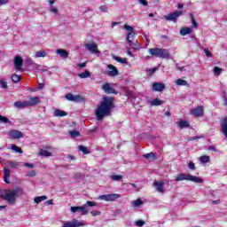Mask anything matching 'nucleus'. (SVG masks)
Wrapping results in <instances>:
<instances>
[{
  "mask_svg": "<svg viewBox=\"0 0 227 227\" xmlns=\"http://www.w3.org/2000/svg\"><path fill=\"white\" fill-rule=\"evenodd\" d=\"M114 107H116L114 105V98L104 97L95 112L98 121H102L106 116H111V111H113Z\"/></svg>",
  "mask_w": 227,
  "mask_h": 227,
  "instance_id": "nucleus-1",
  "label": "nucleus"
},
{
  "mask_svg": "<svg viewBox=\"0 0 227 227\" xmlns=\"http://www.w3.org/2000/svg\"><path fill=\"white\" fill-rule=\"evenodd\" d=\"M149 54L154 58H160V59H169L171 58L169 50L164 48H151L149 49Z\"/></svg>",
  "mask_w": 227,
  "mask_h": 227,
  "instance_id": "nucleus-2",
  "label": "nucleus"
},
{
  "mask_svg": "<svg viewBox=\"0 0 227 227\" xmlns=\"http://www.w3.org/2000/svg\"><path fill=\"white\" fill-rule=\"evenodd\" d=\"M38 104H40V98H38V97H31L29 100L27 101H16L14 103V107H17L18 109H26V107L38 106Z\"/></svg>",
  "mask_w": 227,
  "mask_h": 227,
  "instance_id": "nucleus-3",
  "label": "nucleus"
},
{
  "mask_svg": "<svg viewBox=\"0 0 227 227\" xmlns=\"http://www.w3.org/2000/svg\"><path fill=\"white\" fill-rule=\"evenodd\" d=\"M184 180H188V182H194V184H203V179L191 174L181 173L176 177V182H184Z\"/></svg>",
  "mask_w": 227,
  "mask_h": 227,
  "instance_id": "nucleus-4",
  "label": "nucleus"
},
{
  "mask_svg": "<svg viewBox=\"0 0 227 227\" xmlns=\"http://www.w3.org/2000/svg\"><path fill=\"white\" fill-rule=\"evenodd\" d=\"M3 200L9 203V205H13L17 201V197H15L14 193L12 190H6L5 193L2 195Z\"/></svg>",
  "mask_w": 227,
  "mask_h": 227,
  "instance_id": "nucleus-5",
  "label": "nucleus"
},
{
  "mask_svg": "<svg viewBox=\"0 0 227 227\" xmlns=\"http://www.w3.org/2000/svg\"><path fill=\"white\" fill-rule=\"evenodd\" d=\"M181 15H184V12L176 11L168 15H165L164 19H166V20H169L170 22H176L178 17H181Z\"/></svg>",
  "mask_w": 227,
  "mask_h": 227,
  "instance_id": "nucleus-6",
  "label": "nucleus"
},
{
  "mask_svg": "<svg viewBox=\"0 0 227 227\" xmlns=\"http://www.w3.org/2000/svg\"><path fill=\"white\" fill-rule=\"evenodd\" d=\"M134 36H136V33L129 32L127 35L126 40L129 43V47H131L132 49H134V51H136V49H138L139 44H137V43L132 42L134 40Z\"/></svg>",
  "mask_w": 227,
  "mask_h": 227,
  "instance_id": "nucleus-7",
  "label": "nucleus"
},
{
  "mask_svg": "<svg viewBox=\"0 0 227 227\" xmlns=\"http://www.w3.org/2000/svg\"><path fill=\"white\" fill-rule=\"evenodd\" d=\"M65 98L69 100V102H84V98L81 95H74L72 93H67L65 95Z\"/></svg>",
  "mask_w": 227,
  "mask_h": 227,
  "instance_id": "nucleus-8",
  "label": "nucleus"
},
{
  "mask_svg": "<svg viewBox=\"0 0 227 227\" xmlns=\"http://www.w3.org/2000/svg\"><path fill=\"white\" fill-rule=\"evenodd\" d=\"M107 70L106 72V75H108L109 77H116V75H120V71H118V67L113 66V64H109L107 66Z\"/></svg>",
  "mask_w": 227,
  "mask_h": 227,
  "instance_id": "nucleus-9",
  "label": "nucleus"
},
{
  "mask_svg": "<svg viewBox=\"0 0 227 227\" xmlns=\"http://www.w3.org/2000/svg\"><path fill=\"white\" fill-rule=\"evenodd\" d=\"M75 212H82L81 215H88L90 214V210L86 208V206L71 207V213L75 214Z\"/></svg>",
  "mask_w": 227,
  "mask_h": 227,
  "instance_id": "nucleus-10",
  "label": "nucleus"
},
{
  "mask_svg": "<svg viewBox=\"0 0 227 227\" xmlns=\"http://www.w3.org/2000/svg\"><path fill=\"white\" fill-rule=\"evenodd\" d=\"M8 137H12V139H22L24 137V133L20 130L11 129L8 132Z\"/></svg>",
  "mask_w": 227,
  "mask_h": 227,
  "instance_id": "nucleus-11",
  "label": "nucleus"
},
{
  "mask_svg": "<svg viewBox=\"0 0 227 227\" xmlns=\"http://www.w3.org/2000/svg\"><path fill=\"white\" fill-rule=\"evenodd\" d=\"M101 90L106 93V95H118V91L111 87V83L106 82L102 87Z\"/></svg>",
  "mask_w": 227,
  "mask_h": 227,
  "instance_id": "nucleus-12",
  "label": "nucleus"
},
{
  "mask_svg": "<svg viewBox=\"0 0 227 227\" xmlns=\"http://www.w3.org/2000/svg\"><path fill=\"white\" fill-rule=\"evenodd\" d=\"M191 114L195 118H200V116H203V114H205V109L203 108V106H199L195 109L192 110Z\"/></svg>",
  "mask_w": 227,
  "mask_h": 227,
  "instance_id": "nucleus-13",
  "label": "nucleus"
},
{
  "mask_svg": "<svg viewBox=\"0 0 227 227\" xmlns=\"http://www.w3.org/2000/svg\"><path fill=\"white\" fill-rule=\"evenodd\" d=\"M100 200H104V201H114V200H118L120 198V194L116 193H110V194H104L101 195Z\"/></svg>",
  "mask_w": 227,
  "mask_h": 227,
  "instance_id": "nucleus-14",
  "label": "nucleus"
},
{
  "mask_svg": "<svg viewBox=\"0 0 227 227\" xmlns=\"http://www.w3.org/2000/svg\"><path fill=\"white\" fill-rule=\"evenodd\" d=\"M153 186L155 187L156 191L158 192H160L161 194H164L165 189H164V181L160 180V181H154L153 184Z\"/></svg>",
  "mask_w": 227,
  "mask_h": 227,
  "instance_id": "nucleus-15",
  "label": "nucleus"
},
{
  "mask_svg": "<svg viewBox=\"0 0 227 227\" xmlns=\"http://www.w3.org/2000/svg\"><path fill=\"white\" fill-rule=\"evenodd\" d=\"M81 226H86V224L79 222L77 219H73L72 222H66L64 223L63 227H81Z\"/></svg>",
  "mask_w": 227,
  "mask_h": 227,
  "instance_id": "nucleus-16",
  "label": "nucleus"
},
{
  "mask_svg": "<svg viewBox=\"0 0 227 227\" xmlns=\"http://www.w3.org/2000/svg\"><path fill=\"white\" fill-rule=\"evenodd\" d=\"M24 64V59L20 56H16L14 58V67L16 70H21L22 65Z\"/></svg>",
  "mask_w": 227,
  "mask_h": 227,
  "instance_id": "nucleus-17",
  "label": "nucleus"
},
{
  "mask_svg": "<svg viewBox=\"0 0 227 227\" xmlns=\"http://www.w3.org/2000/svg\"><path fill=\"white\" fill-rule=\"evenodd\" d=\"M85 49L96 54L98 52V46L97 43H95V42H92L91 43H86Z\"/></svg>",
  "mask_w": 227,
  "mask_h": 227,
  "instance_id": "nucleus-18",
  "label": "nucleus"
},
{
  "mask_svg": "<svg viewBox=\"0 0 227 227\" xmlns=\"http://www.w3.org/2000/svg\"><path fill=\"white\" fill-rule=\"evenodd\" d=\"M153 91H164L166 90V85L162 82H154L153 83Z\"/></svg>",
  "mask_w": 227,
  "mask_h": 227,
  "instance_id": "nucleus-19",
  "label": "nucleus"
},
{
  "mask_svg": "<svg viewBox=\"0 0 227 227\" xmlns=\"http://www.w3.org/2000/svg\"><path fill=\"white\" fill-rule=\"evenodd\" d=\"M56 52L59 54V56H60V58H63L64 59H67L68 56H70V53L65 49H59Z\"/></svg>",
  "mask_w": 227,
  "mask_h": 227,
  "instance_id": "nucleus-20",
  "label": "nucleus"
},
{
  "mask_svg": "<svg viewBox=\"0 0 227 227\" xmlns=\"http://www.w3.org/2000/svg\"><path fill=\"white\" fill-rule=\"evenodd\" d=\"M10 175H11L10 168H4V180L5 184H11Z\"/></svg>",
  "mask_w": 227,
  "mask_h": 227,
  "instance_id": "nucleus-21",
  "label": "nucleus"
},
{
  "mask_svg": "<svg viewBox=\"0 0 227 227\" xmlns=\"http://www.w3.org/2000/svg\"><path fill=\"white\" fill-rule=\"evenodd\" d=\"M7 168L17 169L19 166H20V163L19 161H13V160H7L6 161Z\"/></svg>",
  "mask_w": 227,
  "mask_h": 227,
  "instance_id": "nucleus-22",
  "label": "nucleus"
},
{
  "mask_svg": "<svg viewBox=\"0 0 227 227\" xmlns=\"http://www.w3.org/2000/svg\"><path fill=\"white\" fill-rule=\"evenodd\" d=\"M192 33V30L189 27H184L180 29V35H182V36L191 35Z\"/></svg>",
  "mask_w": 227,
  "mask_h": 227,
  "instance_id": "nucleus-23",
  "label": "nucleus"
},
{
  "mask_svg": "<svg viewBox=\"0 0 227 227\" xmlns=\"http://www.w3.org/2000/svg\"><path fill=\"white\" fill-rule=\"evenodd\" d=\"M12 194H14L15 198H19V196H22L24 194V190L22 188H16L13 190H11Z\"/></svg>",
  "mask_w": 227,
  "mask_h": 227,
  "instance_id": "nucleus-24",
  "label": "nucleus"
},
{
  "mask_svg": "<svg viewBox=\"0 0 227 227\" xmlns=\"http://www.w3.org/2000/svg\"><path fill=\"white\" fill-rule=\"evenodd\" d=\"M178 127L179 129H189V127H191V123H189V121H187L182 120L181 121H179Z\"/></svg>",
  "mask_w": 227,
  "mask_h": 227,
  "instance_id": "nucleus-25",
  "label": "nucleus"
},
{
  "mask_svg": "<svg viewBox=\"0 0 227 227\" xmlns=\"http://www.w3.org/2000/svg\"><path fill=\"white\" fill-rule=\"evenodd\" d=\"M151 106H162L164 104V100L159 99V98H154L150 102Z\"/></svg>",
  "mask_w": 227,
  "mask_h": 227,
  "instance_id": "nucleus-26",
  "label": "nucleus"
},
{
  "mask_svg": "<svg viewBox=\"0 0 227 227\" xmlns=\"http://www.w3.org/2000/svg\"><path fill=\"white\" fill-rule=\"evenodd\" d=\"M144 159H146V160H155L157 157L155 156V153H149L143 155Z\"/></svg>",
  "mask_w": 227,
  "mask_h": 227,
  "instance_id": "nucleus-27",
  "label": "nucleus"
},
{
  "mask_svg": "<svg viewBox=\"0 0 227 227\" xmlns=\"http://www.w3.org/2000/svg\"><path fill=\"white\" fill-rule=\"evenodd\" d=\"M114 59L117 61V63H121V65H127L129 63L127 58L121 59V57L114 56Z\"/></svg>",
  "mask_w": 227,
  "mask_h": 227,
  "instance_id": "nucleus-28",
  "label": "nucleus"
},
{
  "mask_svg": "<svg viewBox=\"0 0 227 227\" xmlns=\"http://www.w3.org/2000/svg\"><path fill=\"white\" fill-rule=\"evenodd\" d=\"M55 116L63 118V116H68V113H67L66 111L60 110V109H56Z\"/></svg>",
  "mask_w": 227,
  "mask_h": 227,
  "instance_id": "nucleus-29",
  "label": "nucleus"
},
{
  "mask_svg": "<svg viewBox=\"0 0 227 227\" xmlns=\"http://www.w3.org/2000/svg\"><path fill=\"white\" fill-rule=\"evenodd\" d=\"M176 84L177 86H188V88L190 86V84H189V82H187V81H185L184 79H180V78L176 81Z\"/></svg>",
  "mask_w": 227,
  "mask_h": 227,
  "instance_id": "nucleus-30",
  "label": "nucleus"
},
{
  "mask_svg": "<svg viewBox=\"0 0 227 227\" xmlns=\"http://www.w3.org/2000/svg\"><path fill=\"white\" fill-rule=\"evenodd\" d=\"M81 79H88V77H91V73L88 70H85L83 73L78 74Z\"/></svg>",
  "mask_w": 227,
  "mask_h": 227,
  "instance_id": "nucleus-31",
  "label": "nucleus"
},
{
  "mask_svg": "<svg viewBox=\"0 0 227 227\" xmlns=\"http://www.w3.org/2000/svg\"><path fill=\"white\" fill-rule=\"evenodd\" d=\"M78 150L82 152L84 155H88L90 153V150H88V147H85L84 145H79Z\"/></svg>",
  "mask_w": 227,
  "mask_h": 227,
  "instance_id": "nucleus-32",
  "label": "nucleus"
},
{
  "mask_svg": "<svg viewBox=\"0 0 227 227\" xmlns=\"http://www.w3.org/2000/svg\"><path fill=\"white\" fill-rule=\"evenodd\" d=\"M45 200H47V196L43 195V196L35 197L34 199V201L35 203H42V201H45Z\"/></svg>",
  "mask_w": 227,
  "mask_h": 227,
  "instance_id": "nucleus-33",
  "label": "nucleus"
},
{
  "mask_svg": "<svg viewBox=\"0 0 227 227\" xmlns=\"http://www.w3.org/2000/svg\"><path fill=\"white\" fill-rule=\"evenodd\" d=\"M39 155H43V157H51V155H52V153L47 151V150H43L42 149L40 152H39Z\"/></svg>",
  "mask_w": 227,
  "mask_h": 227,
  "instance_id": "nucleus-34",
  "label": "nucleus"
},
{
  "mask_svg": "<svg viewBox=\"0 0 227 227\" xmlns=\"http://www.w3.org/2000/svg\"><path fill=\"white\" fill-rule=\"evenodd\" d=\"M200 162H202V164H207L210 160V156L203 155L200 158Z\"/></svg>",
  "mask_w": 227,
  "mask_h": 227,
  "instance_id": "nucleus-35",
  "label": "nucleus"
},
{
  "mask_svg": "<svg viewBox=\"0 0 227 227\" xmlns=\"http://www.w3.org/2000/svg\"><path fill=\"white\" fill-rule=\"evenodd\" d=\"M69 135H70L71 137H73V138L81 137V132H79V131H77V130L69 131Z\"/></svg>",
  "mask_w": 227,
  "mask_h": 227,
  "instance_id": "nucleus-36",
  "label": "nucleus"
},
{
  "mask_svg": "<svg viewBox=\"0 0 227 227\" xmlns=\"http://www.w3.org/2000/svg\"><path fill=\"white\" fill-rule=\"evenodd\" d=\"M47 56V52L45 51H39L35 53V58H45Z\"/></svg>",
  "mask_w": 227,
  "mask_h": 227,
  "instance_id": "nucleus-37",
  "label": "nucleus"
},
{
  "mask_svg": "<svg viewBox=\"0 0 227 227\" xmlns=\"http://www.w3.org/2000/svg\"><path fill=\"white\" fill-rule=\"evenodd\" d=\"M12 150H13L14 152H16L17 153H23V151H22V148L15 145H12L11 146Z\"/></svg>",
  "mask_w": 227,
  "mask_h": 227,
  "instance_id": "nucleus-38",
  "label": "nucleus"
},
{
  "mask_svg": "<svg viewBox=\"0 0 227 227\" xmlns=\"http://www.w3.org/2000/svg\"><path fill=\"white\" fill-rule=\"evenodd\" d=\"M20 79H21L20 75H19L17 74H14L12 76V82H15V84H17V82H19V81H20Z\"/></svg>",
  "mask_w": 227,
  "mask_h": 227,
  "instance_id": "nucleus-39",
  "label": "nucleus"
},
{
  "mask_svg": "<svg viewBox=\"0 0 227 227\" xmlns=\"http://www.w3.org/2000/svg\"><path fill=\"white\" fill-rule=\"evenodd\" d=\"M190 17L192 19V24L193 27L197 28L198 22H196V19L194 18V14H192V12L190 13Z\"/></svg>",
  "mask_w": 227,
  "mask_h": 227,
  "instance_id": "nucleus-40",
  "label": "nucleus"
},
{
  "mask_svg": "<svg viewBox=\"0 0 227 227\" xmlns=\"http://www.w3.org/2000/svg\"><path fill=\"white\" fill-rule=\"evenodd\" d=\"M0 86L4 90H7L8 89V82H6V79L0 80Z\"/></svg>",
  "mask_w": 227,
  "mask_h": 227,
  "instance_id": "nucleus-41",
  "label": "nucleus"
},
{
  "mask_svg": "<svg viewBox=\"0 0 227 227\" xmlns=\"http://www.w3.org/2000/svg\"><path fill=\"white\" fill-rule=\"evenodd\" d=\"M214 74L215 75H221V74H223V68L219 67H215L214 68Z\"/></svg>",
  "mask_w": 227,
  "mask_h": 227,
  "instance_id": "nucleus-42",
  "label": "nucleus"
},
{
  "mask_svg": "<svg viewBox=\"0 0 227 227\" xmlns=\"http://www.w3.org/2000/svg\"><path fill=\"white\" fill-rule=\"evenodd\" d=\"M110 178H112V180H114V182H120L122 176L120 175H113V176H110Z\"/></svg>",
  "mask_w": 227,
  "mask_h": 227,
  "instance_id": "nucleus-43",
  "label": "nucleus"
},
{
  "mask_svg": "<svg viewBox=\"0 0 227 227\" xmlns=\"http://www.w3.org/2000/svg\"><path fill=\"white\" fill-rule=\"evenodd\" d=\"M83 207H97V202L88 200Z\"/></svg>",
  "mask_w": 227,
  "mask_h": 227,
  "instance_id": "nucleus-44",
  "label": "nucleus"
},
{
  "mask_svg": "<svg viewBox=\"0 0 227 227\" xmlns=\"http://www.w3.org/2000/svg\"><path fill=\"white\" fill-rule=\"evenodd\" d=\"M0 121L1 123H10V119L0 114Z\"/></svg>",
  "mask_w": 227,
  "mask_h": 227,
  "instance_id": "nucleus-45",
  "label": "nucleus"
},
{
  "mask_svg": "<svg viewBox=\"0 0 227 227\" xmlns=\"http://www.w3.org/2000/svg\"><path fill=\"white\" fill-rule=\"evenodd\" d=\"M124 29H126V31H129V33H134V27L130 25L125 24Z\"/></svg>",
  "mask_w": 227,
  "mask_h": 227,
  "instance_id": "nucleus-46",
  "label": "nucleus"
},
{
  "mask_svg": "<svg viewBox=\"0 0 227 227\" xmlns=\"http://www.w3.org/2000/svg\"><path fill=\"white\" fill-rule=\"evenodd\" d=\"M90 214H91L93 217H98V215H102V213L98 210L90 211Z\"/></svg>",
  "mask_w": 227,
  "mask_h": 227,
  "instance_id": "nucleus-47",
  "label": "nucleus"
},
{
  "mask_svg": "<svg viewBox=\"0 0 227 227\" xmlns=\"http://www.w3.org/2000/svg\"><path fill=\"white\" fill-rule=\"evenodd\" d=\"M136 226L141 227V226H145V221L143 220H137L135 222Z\"/></svg>",
  "mask_w": 227,
  "mask_h": 227,
  "instance_id": "nucleus-48",
  "label": "nucleus"
},
{
  "mask_svg": "<svg viewBox=\"0 0 227 227\" xmlns=\"http://www.w3.org/2000/svg\"><path fill=\"white\" fill-rule=\"evenodd\" d=\"M140 205H143V200H141V199H138V200L134 201V206L135 207H140Z\"/></svg>",
  "mask_w": 227,
  "mask_h": 227,
  "instance_id": "nucleus-49",
  "label": "nucleus"
},
{
  "mask_svg": "<svg viewBox=\"0 0 227 227\" xmlns=\"http://www.w3.org/2000/svg\"><path fill=\"white\" fill-rule=\"evenodd\" d=\"M188 168H189V169H192V171H194V169H196V166L194 165V162H192V161L189 162Z\"/></svg>",
  "mask_w": 227,
  "mask_h": 227,
  "instance_id": "nucleus-50",
  "label": "nucleus"
},
{
  "mask_svg": "<svg viewBox=\"0 0 227 227\" xmlns=\"http://www.w3.org/2000/svg\"><path fill=\"white\" fill-rule=\"evenodd\" d=\"M99 10H100V12H103V13H106L107 7H106V5H101V6H99Z\"/></svg>",
  "mask_w": 227,
  "mask_h": 227,
  "instance_id": "nucleus-51",
  "label": "nucleus"
},
{
  "mask_svg": "<svg viewBox=\"0 0 227 227\" xmlns=\"http://www.w3.org/2000/svg\"><path fill=\"white\" fill-rule=\"evenodd\" d=\"M204 52L207 58H212V52H210V51H208L207 48L204 50Z\"/></svg>",
  "mask_w": 227,
  "mask_h": 227,
  "instance_id": "nucleus-52",
  "label": "nucleus"
},
{
  "mask_svg": "<svg viewBox=\"0 0 227 227\" xmlns=\"http://www.w3.org/2000/svg\"><path fill=\"white\" fill-rule=\"evenodd\" d=\"M138 3L143 6H148V1L146 0H138Z\"/></svg>",
  "mask_w": 227,
  "mask_h": 227,
  "instance_id": "nucleus-53",
  "label": "nucleus"
},
{
  "mask_svg": "<svg viewBox=\"0 0 227 227\" xmlns=\"http://www.w3.org/2000/svg\"><path fill=\"white\" fill-rule=\"evenodd\" d=\"M28 176H36V171L35 170L28 171Z\"/></svg>",
  "mask_w": 227,
  "mask_h": 227,
  "instance_id": "nucleus-54",
  "label": "nucleus"
},
{
  "mask_svg": "<svg viewBox=\"0 0 227 227\" xmlns=\"http://www.w3.org/2000/svg\"><path fill=\"white\" fill-rule=\"evenodd\" d=\"M50 12H51L52 13H55V15H57L58 9L56 7H51V8H50Z\"/></svg>",
  "mask_w": 227,
  "mask_h": 227,
  "instance_id": "nucleus-55",
  "label": "nucleus"
},
{
  "mask_svg": "<svg viewBox=\"0 0 227 227\" xmlns=\"http://www.w3.org/2000/svg\"><path fill=\"white\" fill-rule=\"evenodd\" d=\"M24 166H25L26 168H35V165H34L33 163H25Z\"/></svg>",
  "mask_w": 227,
  "mask_h": 227,
  "instance_id": "nucleus-56",
  "label": "nucleus"
},
{
  "mask_svg": "<svg viewBox=\"0 0 227 227\" xmlns=\"http://www.w3.org/2000/svg\"><path fill=\"white\" fill-rule=\"evenodd\" d=\"M196 139H200V137H192L190 138H188V141L191 142V141H196Z\"/></svg>",
  "mask_w": 227,
  "mask_h": 227,
  "instance_id": "nucleus-57",
  "label": "nucleus"
},
{
  "mask_svg": "<svg viewBox=\"0 0 227 227\" xmlns=\"http://www.w3.org/2000/svg\"><path fill=\"white\" fill-rule=\"evenodd\" d=\"M156 71H157L156 68H150V69L148 70V72H149V74H150L151 75H153V73L156 72Z\"/></svg>",
  "mask_w": 227,
  "mask_h": 227,
  "instance_id": "nucleus-58",
  "label": "nucleus"
},
{
  "mask_svg": "<svg viewBox=\"0 0 227 227\" xmlns=\"http://www.w3.org/2000/svg\"><path fill=\"white\" fill-rule=\"evenodd\" d=\"M79 68H86V62L78 64Z\"/></svg>",
  "mask_w": 227,
  "mask_h": 227,
  "instance_id": "nucleus-59",
  "label": "nucleus"
},
{
  "mask_svg": "<svg viewBox=\"0 0 227 227\" xmlns=\"http://www.w3.org/2000/svg\"><path fill=\"white\" fill-rule=\"evenodd\" d=\"M223 106H227V98H226V95H223Z\"/></svg>",
  "mask_w": 227,
  "mask_h": 227,
  "instance_id": "nucleus-60",
  "label": "nucleus"
},
{
  "mask_svg": "<svg viewBox=\"0 0 227 227\" xmlns=\"http://www.w3.org/2000/svg\"><path fill=\"white\" fill-rule=\"evenodd\" d=\"M3 4H8V0H0V6Z\"/></svg>",
  "mask_w": 227,
  "mask_h": 227,
  "instance_id": "nucleus-61",
  "label": "nucleus"
},
{
  "mask_svg": "<svg viewBox=\"0 0 227 227\" xmlns=\"http://www.w3.org/2000/svg\"><path fill=\"white\" fill-rule=\"evenodd\" d=\"M208 150L210 152H216L215 146H212V145L208 147Z\"/></svg>",
  "mask_w": 227,
  "mask_h": 227,
  "instance_id": "nucleus-62",
  "label": "nucleus"
},
{
  "mask_svg": "<svg viewBox=\"0 0 227 227\" xmlns=\"http://www.w3.org/2000/svg\"><path fill=\"white\" fill-rule=\"evenodd\" d=\"M177 8L178 10H182V8H184V4H178Z\"/></svg>",
  "mask_w": 227,
  "mask_h": 227,
  "instance_id": "nucleus-63",
  "label": "nucleus"
},
{
  "mask_svg": "<svg viewBox=\"0 0 227 227\" xmlns=\"http://www.w3.org/2000/svg\"><path fill=\"white\" fill-rule=\"evenodd\" d=\"M49 3L51 4V6H52V4H54V3H56V0H49Z\"/></svg>",
  "mask_w": 227,
  "mask_h": 227,
  "instance_id": "nucleus-64",
  "label": "nucleus"
}]
</instances>
